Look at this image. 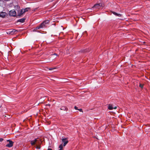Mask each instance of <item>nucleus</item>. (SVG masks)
Returning a JSON list of instances; mask_svg holds the SVG:
<instances>
[{
	"label": "nucleus",
	"mask_w": 150,
	"mask_h": 150,
	"mask_svg": "<svg viewBox=\"0 0 150 150\" xmlns=\"http://www.w3.org/2000/svg\"><path fill=\"white\" fill-rule=\"evenodd\" d=\"M104 6V5L102 3H100L98 4H96L94 5L93 7V8L97 9H98L101 8Z\"/></svg>",
	"instance_id": "nucleus-1"
},
{
	"label": "nucleus",
	"mask_w": 150,
	"mask_h": 150,
	"mask_svg": "<svg viewBox=\"0 0 150 150\" xmlns=\"http://www.w3.org/2000/svg\"><path fill=\"white\" fill-rule=\"evenodd\" d=\"M7 141L9 142V143L6 145V146L8 147H11L13 145V142L10 140H8Z\"/></svg>",
	"instance_id": "nucleus-2"
},
{
	"label": "nucleus",
	"mask_w": 150,
	"mask_h": 150,
	"mask_svg": "<svg viewBox=\"0 0 150 150\" xmlns=\"http://www.w3.org/2000/svg\"><path fill=\"white\" fill-rule=\"evenodd\" d=\"M16 13L14 10H12L9 12V15L11 16H15L16 15Z\"/></svg>",
	"instance_id": "nucleus-3"
},
{
	"label": "nucleus",
	"mask_w": 150,
	"mask_h": 150,
	"mask_svg": "<svg viewBox=\"0 0 150 150\" xmlns=\"http://www.w3.org/2000/svg\"><path fill=\"white\" fill-rule=\"evenodd\" d=\"M62 141L63 142V146H65L68 143V141L67 138H63L62 139Z\"/></svg>",
	"instance_id": "nucleus-4"
},
{
	"label": "nucleus",
	"mask_w": 150,
	"mask_h": 150,
	"mask_svg": "<svg viewBox=\"0 0 150 150\" xmlns=\"http://www.w3.org/2000/svg\"><path fill=\"white\" fill-rule=\"evenodd\" d=\"M45 27H46L45 26V25H44V23L42 22L41 24H40L39 26H37L36 27V29H39Z\"/></svg>",
	"instance_id": "nucleus-5"
},
{
	"label": "nucleus",
	"mask_w": 150,
	"mask_h": 150,
	"mask_svg": "<svg viewBox=\"0 0 150 150\" xmlns=\"http://www.w3.org/2000/svg\"><path fill=\"white\" fill-rule=\"evenodd\" d=\"M38 138L35 139L34 140L30 141V144L32 145H34L36 144V142L38 141Z\"/></svg>",
	"instance_id": "nucleus-6"
},
{
	"label": "nucleus",
	"mask_w": 150,
	"mask_h": 150,
	"mask_svg": "<svg viewBox=\"0 0 150 150\" xmlns=\"http://www.w3.org/2000/svg\"><path fill=\"white\" fill-rule=\"evenodd\" d=\"M6 14V12H2L0 13V17L4 18L5 17Z\"/></svg>",
	"instance_id": "nucleus-7"
},
{
	"label": "nucleus",
	"mask_w": 150,
	"mask_h": 150,
	"mask_svg": "<svg viewBox=\"0 0 150 150\" xmlns=\"http://www.w3.org/2000/svg\"><path fill=\"white\" fill-rule=\"evenodd\" d=\"M50 21L48 20H46L44 21L43 23H44V25H45V26L46 27L47 26V25L49 23Z\"/></svg>",
	"instance_id": "nucleus-8"
},
{
	"label": "nucleus",
	"mask_w": 150,
	"mask_h": 150,
	"mask_svg": "<svg viewBox=\"0 0 150 150\" xmlns=\"http://www.w3.org/2000/svg\"><path fill=\"white\" fill-rule=\"evenodd\" d=\"M60 110H61L67 111L68 110V108L65 106H62L61 107Z\"/></svg>",
	"instance_id": "nucleus-9"
},
{
	"label": "nucleus",
	"mask_w": 150,
	"mask_h": 150,
	"mask_svg": "<svg viewBox=\"0 0 150 150\" xmlns=\"http://www.w3.org/2000/svg\"><path fill=\"white\" fill-rule=\"evenodd\" d=\"M25 18H22L20 19H19L18 20V22H20L21 23H23L25 22Z\"/></svg>",
	"instance_id": "nucleus-10"
},
{
	"label": "nucleus",
	"mask_w": 150,
	"mask_h": 150,
	"mask_svg": "<svg viewBox=\"0 0 150 150\" xmlns=\"http://www.w3.org/2000/svg\"><path fill=\"white\" fill-rule=\"evenodd\" d=\"M112 12L115 15V16H119V17H120V16H121V15L120 14H119V13H117L116 12H114V11H112Z\"/></svg>",
	"instance_id": "nucleus-11"
},
{
	"label": "nucleus",
	"mask_w": 150,
	"mask_h": 150,
	"mask_svg": "<svg viewBox=\"0 0 150 150\" xmlns=\"http://www.w3.org/2000/svg\"><path fill=\"white\" fill-rule=\"evenodd\" d=\"M24 13H25V12H24V11H23V10H21L20 12L18 13V16H20Z\"/></svg>",
	"instance_id": "nucleus-12"
},
{
	"label": "nucleus",
	"mask_w": 150,
	"mask_h": 150,
	"mask_svg": "<svg viewBox=\"0 0 150 150\" xmlns=\"http://www.w3.org/2000/svg\"><path fill=\"white\" fill-rule=\"evenodd\" d=\"M108 109L110 110H112L113 109L112 105L109 104L108 105Z\"/></svg>",
	"instance_id": "nucleus-13"
},
{
	"label": "nucleus",
	"mask_w": 150,
	"mask_h": 150,
	"mask_svg": "<svg viewBox=\"0 0 150 150\" xmlns=\"http://www.w3.org/2000/svg\"><path fill=\"white\" fill-rule=\"evenodd\" d=\"M63 145L62 144H61L59 145V148H60V149H59V150H63Z\"/></svg>",
	"instance_id": "nucleus-14"
},
{
	"label": "nucleus",
	"mask_w": 150,
	"mask_h": 150,
	"mask_svg": "<svg viewBox=\"0 0 150 150\" xmlns=\"http://www.w3.org/2000/svg\"><path fill=\"white\" fill-rule=\"evenodd\" d=\"M30 9V8H26L25 9H24L23 10L24 11V12H26L29 9Z\"/></svg>",
	"instance_id": "nucleus-15"
},
{
	"label": "nucleus",
	"mask_w": 150,
	"mask_h": 150,
	"mask_svg": "<svg viewBox=\"0 0 150 150\" xmlns=\"http://www.w3.org/2000/svg\"><path fill=\"white\" fill-rule=\"evenodd\" d=\"M144 85L141 83H140L139 86L141 88H143Z\"/></svg>",
	"instance_id": "nucleus-16"
},
{
	"label": "nucleus",
	"mask_w": 150,
	"mask_h": 150,
	"mask_svg": "<svg viewBox=\"0 0 150 150\" xmlns=\"http://www.w3.org/2000/svg\"><path fill=\"white\" fill-rule=\"evenodd\" d=\"M36 148L37 149H40V147L39 146H37L36 147Z\"/></svg>",
	"instance_id": "nucleus-17"
},
{
	"label": "nucleus",
	"mask_w": 150,
	"mask_h": 150,
	"mask_svg": "<svg viewBox=\"0 0 150 150\" xmlns=\"http://www.w3.org/2000/svg\"><path fill=\"white\" fill-rule=\"evenodd\" d=\"M78 110L81 112H83V110L81 109H78Z\"/></svg>",
	"instance_id": "nucleus-18"
},
{
	"label": "nucleus",
	"mask_w": 150,
	"mask_h": 150,
	"mask_svg": "<svg viewBox=\"0 0 150 150\" xmlns=\"http://www.w3.org/2000/svg\"><path fill=\"white\" fill-rule=\"evenodd\" d=\"M54 55H55L56 56H57V54H56V53H54V54H52L51 55V56H53Z\"/></svg>",
	"instance_id": "nucleus-19"
},
{
	"label": "nucleus",
	"mask_w": 150,
	"mask_h": 150,
	"mask_svg": "<svg viewBox=\"0 0 150 150\" xmlns=\"http://www.w3.org/2000/svg\"><path fill=\"white\" fill-rule=\"evenodd\" d=\"M4 140V139L2 138H0V142H1Z\"/></svg>",
	"instance_id": "nucleus-20"
},
{
	"label": "nucleus",
	"mask_w": 150,
	"mask_h": 150,
	"mask_svg": "<svg viewBox=\"0 0 150 150\" xmlns=\"http://www.w3.org/2000/svg\"><path fill=\"white\" fill-rule=\"evenodd\" d=\"M74 108L75 110H78V108L76 106H75L74 107Z\"/></svg>",
	"instance_id": "nucleus-21"
},
{
	"label": "nucleus",
	"mask_w": 150,
	"mask_h": 150,
	"mask_svg": "<svg viewBox=\"0 0 150 150\" xmlns=\"http://www.w3.org/2000/svg\"><path fill=\"white\" fill-rule=\"evenodd\" d=\"M17 31L15 29H13L12 31L13 32V33H15L16 31Z\"/></svg>",
	"instance_id": "nucleus-22"
},
{
	"label": "nucleus",
	"mask_w": 150,
	"mask_h": 150,
	"mask_svg": "<svg viewBox=\"0 0 150 150\" xmlns=\"http://www.w3.org/2000/svg\"><path fill=\"white\" fill-rule=\"evenodd\" d=\"M55 69V68H51L49 69V70H52V69Z\"/></svg>",
	"instance_id": "nucleus-23"
},
{
	"label": "nucleus",
	"mask_w": 150,
	"mask_h": 150,
	"mask_svg": "<svg viewBox=\"0 0 150 150\" xmlns=\"http://www.w3.org/2000/svg\"><path fill=\"white\" fill-rule=\"evenodd\" d=\"M47 150H52V149H51L48 148Z\"/></svg>",
	"instance_id": "nucleus-24"
},
{
	"label": "nucleus",
	"mask_w": 150,
	"mask_h": 150,
	"mask_svg": "<svg viewBox=\"0 0 150 150\" xmlns=\"http://www.w3.org/2000/svg\"><path fill=\"white\" fill-rule=\"evenodd\" d=\"M113 109H116L117 108V107H113Z\"/></svg>",
	"instance_id": "nucleus-25"
}]
</instances>
